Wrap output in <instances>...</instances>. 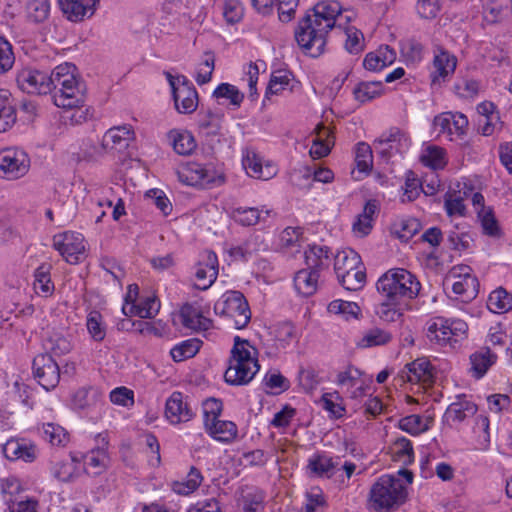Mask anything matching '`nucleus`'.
I'll list each match as a JSON object with an SVG mask.
<instances>
[{
    "label": "nucleus",
    "instance_id": "nucleus-1",
    "mask_svg": "<svg viewBox=\"0 0 512 512\" xmlns=\"http://www.w3.org/2000/svg\"><path fill=\"white\" fill-rule=\"evenodd\" d=\"M342 6L334 0L318 2L300 19L295 40L305 54L319 57L325 50L327 35L334 27H343Z\"/></svg>",
    "mask_w": 512,
    "mask_h": 512
},
{
    "label": "nucleus",
    "instance_id": "nucleus-2",
    "mask_svg": "<svg viewBox=\"0 0 512 512\" xmlns=\"http://www.w3.org/2000/svg\"><path fill=\"white\" fill-rule=\"evenodd\" d=\"M259 369L257 349L248 340L236 336L224 373L225 381L234 386L248 384Z\"/></svg>",
    "mask_w": 512,
    "mask_h": 512
},
{
    "label": "nucleus",
    "instance_id": "nucleus-3",
    "mask_svg": "<svg viewBox=\"0 0 512 512\" xmlns=\"http://www.w3.org/2000/svg\"><path fill=\"white\" fill-rule=\"evenodd\" d=\"M75 67L69 63L58 65L53 70L52 99L57 107L78 108L86 100V86L74 74Z\"/></svg>",
    "mask_w": 512,
    "mask_h": 512
},
{
    "label": "nucleus",
    "instance_id": "nucleus-4",
    "mask_svg": "<svg viewBox=\"0 0 512 512\" xmlns=\"http://www.w3.org/2000/svg\"><path fill=\"white\" fill-rule=\"evenodd\" d=\"M377 291L392 305L416 297L420 283L416 277L403 268H394L384 273L377 281Z\"/></svg>",
    "mask_w": 512,
    "mask_h": 512
},
{
    "label": "nucleus",
    "instance_id": "nucleus-5",
    "mask_svg": "<svg viewBox=\"0 0 512 512\" xmlns=\"http://www.w3.org/2000/svg\"><path fill=\"white\" fill-rule=\"evenodd\" d=\"M406 494V488L400 479L392 475H382L370 489V507L375 511H390L405 501Z\"/></svg>",
    "mask_w": 512,
    "mask_h": 512
},
{
    "label": "nucleus",
    "instance_id": "nucleus-6",
    "mask_svg": "<svg viewBox=\"0 0 512 512\" xmlns=\"http://www.w3.org/2000/svg\"><path fill=\"white\" fill-rule=\"evenodd\" d=\"M222 298L214 306L215 313L224 316L233 328H245L250 322L251 311L244 295L239 291H228Z\"/></svg>",
    "mask_w": 512,
    "mask_h": 512
},
{
    "label": "nucleus",
    "instance_id": "nucleus-7",
    "mask_svg": "<svg viewBox=\"0 0 512 512\" xmlns=\"http://www.w3.org/2000/svg\"><path fill=\"white\" fill-rule=\"evenodd\" d=\"M468 330L465 321L460 319H446L443 317H435L427 323V337L431 342L438 345H446L457 342L462 338Z\"/></svg>",
    "mask_w": 512,
    "mask_h": 512
},
{
    "label": "nucleus",
    "instance_id": "nucleus-8",
    "mask_svg": "<svg viewBox=\"0 0 512 512\" xmlns=\"http://www.w3.org/2000/svg\"><path fill=\"white\" fill-rule=\"evenodd\" d=\"M30 168L28 154L19 148H6L0 152V177L16 180L27 174Z\"/></svg>",
    "mask_w": 512,
    "mask_h": 512
},
{
    "label": "nucleus",
    "instance_id": "nucleus-9",
    "mask_svg": "<svg viewBox=\"0 0 512 512\" xmlns=\"http://www.w3.org/2000/svg\"><path fill=\"white\" fill-rule=\"evenodd\" d=\"M53 80V71L48 74L30 67L21 69L16 75L18 87L29 94L50 93Z\"/></svg>",
    "mask_w": 512,
    "mask_h": 512
},
{
    "label": "nucleus",
    "instance_id": "nucleus-10",
    "mask_svg": "<svg viewBox=\"0 0 512 512\" xmlns=\"http://www.w3.org/2000/svg\"><path fill=\"white\" fill-rule=\"evenodd\" d=\"M53 247L69 264H78L84 259V237L80 233L64 232L53 237Z\"/></svg>",
    "mask_w": 512,
    "mask_h": 512
},
{
    "label": "nucleus",
    "instance_id": "nucleus-11",
    "mask_svg": "<svg viewBox=\"0 0 512 512\" xmlns=\"http://www.w3.org/2000/svg\"><path fill=\"white\" fill-rule=\"evenodd\" d=\"M179 181L190 186H206L212 183H222L224 177L216 176L212 167L196 162H189L177 170Z\"/></svg>",
    "mask_w": 512,
    "mask_h": 512
},
{
    "label": "nucleus",
    "instance_id": "nucleus-12",
    "mask_svg": "<svg viewBox=\"0 0 512 512\" xmlns=\"http://www.w3.org/2000/svg\"><path fill=\"white\" fill-rule=\"evenodd\" d=\"M33 373L38 383L47 391L54 389L60 380L59 365L49 353L39 354L33 359Z\"/></svg>",
    "mask_w": 512,
    "mask_h": 512
},
{
    "label": "nucleus",
    "instance_id": "nucleus-13",
    "mask_svg": "<svg viewBox=\"0 0 512 512\" xmlns=\"http://www.w3.org/2000/svg\"><path fill=\"white\" fill-rule=\"evenodd\" d=\"M468 124L469 122L467 117L460 112L442 113L435 116L433 120L434 129L438 131V134H447L450 136V140H453L454 135L458 138L464 136L466 134Z\"/></svg>",
    "mask_w": 512,
    "mask_h": 512
},
{
    "label": "nucleus",
    "instance_id": "nucleus-14",
    "mask_svg": "<svg viewBox=\"0 0 512 512\" xmlns=\"http://www.w3.org/2000/svg\"><path fill=\"white\" fill-rule=\"evenodd\" d=\"M177 79L178 88L172 93L175 108L179 113L191 114L198 107V93L185 76H177Z\"/></svg>",
    "mask_w": 512,
    "mask_h": 512
},
{
    "label": "nucleus",
    "instance_id": "nucleus-15",
    "mask_svg": "<svg viewBox=\"0 0 512 512\" xmlns=\"http://www.w3.org/2000/svg\"><path fill=\"white\" fill-rule=\"evenodd\" d=\"M218 272L217 255L212 251L206 252L203 259L195 265L194 275L197 282L194 284V288L207 290L216 281Z\"/></svg>",
    "mask_w": 512,
    "mask_h": 512
},
{
    "label": "nucleus",
    "instance_id": "nucleus-16",
    "mask_svg": "<svg viewBox=\"0 0 512 512\" xmlns=\"http://www.w3.org/2000/svg\"><path fill=\"white\" fill-rule=\"evenodd\" d=\"M457 66V58L446 50H440L435 54L430 79L432 86H441L454 74Z\"/></svg>",
    "mask_w": 512,
    "mask_h": 512
},
{
    "label": "nucleus",
    "instance_id": "nucleus-17",
    "mask_svg": "<svg viewBox=\"0 0 512 512\" xmlns=\"http://www.w3.org/2000/svg\"><path fill=\"white\" fill-rule=\"evenodd\" d=\"M408 145V138L399 128H391L374 141L375 149L385 158L390 157L394 151L402 152Z\"/></svg>",
    "mask_w": 512,
    "mask_h": 512
},
{
    "label": "nucleus",
    "instance_id": "nucleus-18",
    "mask_svg": "<svg viewBox=\"0 0 512 512\" xmlns=\"http://www.w3.org/2000/svg\"><path fill=\"white\" fill-rule=\"evenodd\" d=\"M179 316L183 327L195 332L206 331L212 326V320L203 316L199 307L191 303L180 308Z\"/></svg>",
    "mask_w": 512,
    "mask_h": 512
},
{
    "label": "nucleus",
    "instance_id": "nucleus-19",
    "mask_svg": "<svg viewBox=\"0 0 512 512\" xmlns=\"http://www.w3.org/2000/svg\"><path fill=\"white\" fill-rule=\"evenodd\" d=\"M165 415L172 424H178L189 421L193 417V412L183 401V394L176 391L166 401Z\"/></svg>",
    "mask_w": 512,
    "mask_h": 512
},
{
    "label": "nucleus",
    "instance_id": "nucleus-20",
    "mask_svg": "<svg viewBox=\"0 0 512 512\" xmlns=\"http://www.w3.org/2000/svg\"><path fill=\"white\" fill-rule=\"evenodd\" d=\"M98 0H58L64 15L70 21H81L85 16H92Z\"/></svg>",
    "mask_w": 512,
    "mask_h": 512
},
{
    "label": "nucleus",
    "instance_id": "nucleus-21",
    "mask_svg": "<svg viewBox=\"0 0 512 512\" xmlns=\"http://www.w3.org/2000/svg\"><path fill=\"white\" fill-rule=\"evenodd\" d=\"M458 280L452 285V290L456 295L463 296L465 300L474 299L477 296L479 282L476 277L470 274L471 268L463 265L458 267Z\"/></svg>",
    "mask_w": 512,
    "mask_h": 512
},
{
    "label": "nucleus",
    "instance_id": "nucleus-22",
    "mask_svg": "<svg viewBox=\"0 0 512 512\" xmlns=\"http://www.w3.org/2000/svg\"><path fill=\"white\" fill-rule=\"evenodd\" d=\"M4 456L11 461L33 462L36 459V446L17 439L8 440L2 448Z\"/></svg>",
    "mask_w": 512,
    "mask_h": 512
},
{
    "label": "nucleus",
    "instance_id": "nucleus-23",
    "mask_svg": "<svg viewBox=\"0 0 512 512\" xmlns=\"http://www.w3.org/2000/svg\"><path fill=\"white\" fill-rule=\"evenodd\" d=\"M331 250L327 246L310 245L304 252L306 268L320 274L331 263Z\"/></svg>",
    "mask_w": 512,
    "mask_h": 512
},
{
    "label": "nucleus",
    "instance_id": "nucleus-24",
    "mask_svg": "<svg viewBox=\"0 0 512 512\" xmlns=\"http://www.w3.org/2000/svg\"><path fill=\"white\" fill-rule=\"evenodd\" d=\"M407 380L412 383L431 385L434 379L433 367L430 361L424 357L418 358L406 364Z\"/></svg>",
    "mask_w": 512,
    "mask_h": 512
},
{
    "label": "nucleus",
    "instance_id": "nucleus-25",
    "mask_svg": "<svg viewBox=\"0 0 512 512\" xmlns=\"http://www.w3.org/2000/svg\"><path fill=\"white\" fill-rule=\"evenodd\" d=\"M477 405L467 399L466 395H457L454 402H452L446 409L445 416L448 420L454 422H462L467 417H472L476 414Z\"/></svg>",
    "mask_w": 512,
    "mask_h": 512
},
{
    "label": "nucleus",
    "instance_id": "nucleus-26",
    "mask_svg": "<svg viewBox=\"0 0 512 512\" xmlns=\"http://www.w3.org/2000/svg\"><path fill=\"white\" fill-rule=\"evenodd\" d=\"M205 429L207 433L215 440L220 442H232L237 436V426L231 421L216 419L214 421L206 420Z\"/></svg>",
    "mask_w": 512,
    "mask_h": 512
},
{
    "label": "nucleus",
    "instance_id": "nucleus-27",
    "mask_svg": "<svg viewBox=\"0 0 512 512\" xmlns=\"http://www.w3.org/2000/svg\"><path fill=\"white\" fill-rule=\"evenodd\" d=\"M242 164L247 174L256 179L268 180L276 173L272 165L267 164L263 167L260 157L253 151H247Z\"/></svg>",
    "mask_w": 512,
    "mask_h": 512
},
{
    "label": "nucleus",
    "instance_id": "nucleus-28",
    "mask_svg": "<svg viewBox=\"0 0 512 512\" xmlns=\"http://www.w3.org/2000/svg\"><path fill=\"white\" fill-rule=\"evenodd\" d=\"M339 457H336L338 460ZM339 462L334 458L327 456L323 453H317L309 458L307 464L308 472L317 477L326 476L330 478L334 474V469L338 466Z\"/></svg>",
    "mask_w": 512,
    "mask_h": 512
},
{
    "label": "nucleus",
    "instance_id": "nucleus-29",
    "mask_svg": "<svg viewBox=\"0 0 512 512\" xmlns=\"http://www.w3.org/2000/svg\"><path fill=\"white\" fill-rule=\"evenodd\" d=\"M497 355L488 347L481 348L479 351L471 354L470 363L471 368L470 371L472 375L476 379L482 378L488 369L496 362Z\"/></svg>",
    "mask_w": 512,
    "mask_h": 512
},
{
    "label": "nucleus",
    "instance_id": "nucleus-30",
    "mask_svg": "<svg viewBox=\"0 0 512 512\" xmlns=\"http://www.w3.org/2000/svg\"><path fill=\"white\" fill-rule=\"evenodd\" d=\"M168 138L174 151L179 155H190L196 148V140L189 131L171 130Z\"/></svg>",
    "mask_w": 512,
    "mask_h": 512
},
{
    "label": "nucleus",
    "instance_id": "nucleus-31",
    "mask_svg": "<svg viewBox=\"0 0 512 512\" xmlns=\"http://www.w3.org/2000/svg\"><path fill=\"white\" fill-rule=\"evenodd\" d=\"M320 274L308 268L299 270L294 277V286L303 296H311L317 290Z\"/></svg>",
    "mask_w": 512,
    "mask_h": 512
},
{
    "label": "nucleus",
    "instance_id": "nucleus-32",
    "mask_svg": "<svg viewBox=\"0 0 512 512\" xmlns=\"http://www.w3.org/2000/svg\"><path fill=\"white\" fill-rule=\"evenodd\" d=\"M362 265L360 255L352 249L338 252L334 257V270L337 277L355 270Z\"/></svg>",
    "mask_w": 512,
    "mask_h": 512
},
{
    "label": "nucleus",
    "instance_id": "nucleus-33",
    "mask_svg": "<svg viewBox=\"0 0 512 512\" xmlns=\"http://www.w3.org/2000/svg\"><path fill=\"white\" fill-rule=\"evenodd\" d=\"M261 242L258 236H250L241 245L228 250L230 257L235 261H248L260 250Z\"/></svg>",
    "mask_w": 512,
    "mask_h": 512
},
{
    "label": "nucleus",
    "instance_id": "nucleus-34",
    "mask_svg": "<svg viewBox=\"0 0 512 512\" xmlns=\"http://www.w3.org/2000/svg\"><path fill=\"white\" fill-rule=\"evenodd\" d=\"M109 456L103 447H97L88 452L84 457V465L87 471L99 475L107 468Z\"/></svg>",
    "mask_w": 512,
    "mask_h": 512
},
{
    "label": "nucleus",
    "instance_id": "nucleus-35",
    "mask_svg": "<svg viewBox=\"0 0 512 512\" xmlns=\"http://www.w3.org/2000/svg\"><path fill=\"white\" fill-rule=\"evenodd\" d=\"M51 265L42 264L34 272L33 287L38 295L48 297L54 291V284L50 276Z\"/></svg>",
    "mask_w": 512,
    "mask_h": 512
},
{
    "label": "nucleus",
    "instance_id": "nucleus-36",
    "mask_svg": "<svg viewBox=\"0 0 512 512\" xmlns=\"http://www.w3.org/2000/svg\"><path fill=\"white\" fill-rule=\"evenodd\" d=\"M318 136L313 140L310 149V155L314 159H320L327 156L330 152V145L333 143L331 132L323 125H318Z\"/></svg>",
    "mask_w": 512,
    "mask_h": 512
},
{
    "label": "nucleus",
    "instance_id": "nucleus-37",
    "mask_svg": "<svg viewBox=\"0 0 512 512\" xmlns=\"http://www.w3.org/2000/svg\"><path fill=\"white\" fill-rule=\"evenodd\" d=\"M16 121L15 109L10 100V93L0 90V133L6 132Z\"/></svg>",
    "mask_w": 512,
    "mask_h": 512
},
{
    "label": "nucleus",
    "instance_id": "nucleus-38",
    "mask_svg": "<svg viewBox=\"0 0 512 512\" xmlns=\"http://www.w3.org/2000/svg\"><path fill=\"white\" fill-rule=\"evenodd\" d=\"M100 403L99 393L92 388L78 389L72 398V406L77 410H89Z\"/></svg>",
    "mask_w": 512,
    "mask_h": 512
},
{
    "label": "nucleus",
    "instance_id": "nucleus-39",
    "mask_svg": "<svg viewBox=\"0 0 512 512\" xmlns=\"http://www.w3.org/2000/svg\"><path fill=\"white\" fill-rule=\"evenodd\" d=\"M487 306L494 313H505L512 309V294L500 287L490 293Z\"/></svg>",
    "mask_w": 512,
    "mask_h": 512
},
{
    "label": "nucleus",
    "instance_id": "nucleus-40",
    "mask_svg": "<svg viewBox=\"0 0 512 512\" xmlns=\"http://www.w3.org/2000/svg\"><path fill=\"white\" fill-rule=\"evenodd\" d=\"M392 340V334L378 327L368 329L359 342L362 348L386 345Z\"/></svg>",
    "mask_w": 512,
    "mask_h": 512
},
{
    "label": "nucleus",
    "instance_id": "nucleus-41",
    "mask_svg": "<svg viewBox=\"0 0 512 512\" xmlns=\"http://www.w3.org/2000/svg\"><path fill=\"white\" fill-rule=\"evenodd\" d=\"M202 342L198 339H188L183 342H181L178 345H175L171 351V357L176 362H181L183 360H186L188 358H192L195 356L200 347Z\"/></svg>",
    "mask_w": 512,
    "mask_h": 512
},
{
    "label": "nucleus",
    "instance_id": "nucleus-42",
    "mask_svg": "<svg viewBox=\"0 0 512 512\" xmlns=\"http://www.w3.org/2000/svg\"><path fill=\"white\" fill-rule=\"evenodd\" d=\"M340 284L349 291H357L361 289L366 282V273L363 264L355 270L348 271L337 277Z\"/></svg>",
    "mask_w": 512,
    "mask_h": 512
},
{
    "label": "nucleus",
    "instance_id": "nucleus-43",
    "mask_svg": "<svg viewBox=\"0 0 512 512\" xmlns=\"http://www.w3.org/2000/svg\"><path fill=\"white\" fill-rule=\"evenodd\" d=\"M132 132L129 128L114 127L109 129L103 137V146L106 148H116L117 146L124 147L127 141L131 138Z\"/></svg>",
    "mask_w": 512,
    "mask_h": 512
},
{
    "label": "nucleus",
    "instance_id": "nucleus-44",
    "mask_svg": "<svg viewBox=\"0 0 512 512\" xmlns=\"http://www.w3.org/2000/svg\"><path fill=\"white\" fill-rule=\"evenodd\" d=\"M381 81H367L359 83L354 89L355 98L364 103L379 96L382 92Z\"/></svg>",
    "mask_w": 512,
    "mask_h": 512
},
{
    "label": "nucleus",
    "instance_id": "nucleus-45",
    "mask_svg": "<svg viewBox=\"0 0 512 512\" xmlns=\"http://www.w3.org/2000/svg\"><path fill=\"white\" fill-rule=\"evenodd\" d=\"M43 346L51 355L55 356L65 355L71 350L70 341L59 333H53L48 336L44 340Z\"/></svg>",
    "mask_w": 512,
    "mask_h": 512
},
{
    "label": "nucleus",
    "instance_id": "nucleus-46",
    "mask_svg": "<svg viewBox=\"0 0 512 512\" xmlns=\"http://www.w3.org/2000/svg\"><path fill=\"white\" fill-rule=\"evenodd\" d=\"M198 128L201 133L207 136H215L220 133L221 117L217 114L208 111L204 114H199Z\"/></svg>",
    "mask_w": 512,
    "mask_h": 512
},
{
    "label": "nucleus",
    "instance_id": "nucleus-47",
    "mask_svg": "<svg viewBox=\"0 0 512 512\" xmlns=\"http://www.w3.org/2000/svg\"><path fill=\"white\" fill-rule=\"evenodd\" d=\"M230 216L242 226H253L260 220V211L253 207H238L232 209Z\"/></svg>",
    "mask_w": 512,
    "mask_h": 512
},
{
    "label": "nucleus",
    "instance_id": "nucleus-48",
    "mask_svg": "<svg viewBox=\"0 0 512 512\" xmlns=\"http://www.w3.org/2000/svg\"><path fill=\"white\" fill-rule=\"evenodd\" d=\"M355 163L359 172L369 173L373 166V155L370 145L360 142L356 146Z\"/></svg>",
    "mask_w": 512,
    "mask_h": 512
},
{
    "label": "nucleus",
    "instance_id": "nucleus-49",
    "mask_svg": "<svg viewBox=\"0 0 512 512\" xmlns=\"http://www.w3.org/2000/svg\"><path fill=\"white\" fill-rule=\"evenodd\" d=\"M215 98H226L230 104L236 108L240 107L244 94L239 89L229 83H221L213 92Z\"/></svg>",
    "mask_w": 512,
    "mask_h": 512
},
{
    "label": "nucleus",
    "instance_id": "nucleus-50",
    "mask_svg": "<svg viewBox=\"0 0 512 512\" xmlns=\"http://www.w3.org/2000/svg\"><path fill=\"white\" fill-rule=\"evenodd\" d=\"M50 13V0H31L27 4V16L35 22L45 21Z\"/></svg>",
    "mask_w": 512,
    "mask_h": 512
},
{
    "label": "nucleus",
    "instance_id": "nucleus-51",
    "mask_svg": "<svg viewBox=\"0 0 512 512\" xmlns=\"http://www.w3.org/2000/svg\"><path fill=\"white\" fill-rule=\"evenodd\" d=\"M8 508L6 512H37L38 501L34 498L16 496L6 498Z\"/></svg>",
    "mask_w": 512,
    "mask_h": 512
},
{
    "label": "nucleus",
    "instance_id": "nucleus-52",
    "mask_svg": "<svg viewBox=\"0 0 512 512\" xmlns=\"http://www.w3.org/2000/svg\"><path fill=\"white\" fill-rule=\"evenodd\" d=\"M43 438L56 446H64L68 441V436L64 428L53 423L43 425Z\"/></svg>",
    "mask_w": 512,
    "mask_h": 512
},
{
    "label": "nucleus",
    "instance_id": "nucleus-53",
    "mask_svg": "<svg viewBox=\"0 0 512 512\" xmlns=\"http://www.w3.org/2000/svg\"><path fill=\"white\" fill-rule=\"evenodd\" d=\"M413 447L406 438L397 439L393 447V459L408 465L413 461Z\"/></svg>",
    "mask_w": 512,
    "mask_h": 512
},
{
    "label": "nucleus",
    "instance_id": "nucleus-54",
    "mask_svg": "<svg viewBox=\"0 0 512 512\" xmlns=\"http://www.w3.org/2000/svg\"><path fill=\"white\" fill-rule=\"evenodd\" d=\"M203 477L201 472L192 466L188 472L185 482L178 483L175 491L179 494L188 495L194 492L202 483Z\"/></svg>",
    "mask_w": 512,
    "mask_h": 512
},
{
    "label": "nucleus",
    "instance_id": "nucleus-55",
    "mask_svg": "<svg viewBox=\"0 0 512 512\" xmlns=\"http://www.w3.org/2000/svg\"><path fill=\"white\" fill-rule=\"evenodd\" d=\"M87 330L91 337L100 342L106 336V330L102 322V315L98 311H91L87 317Z\"/></svg>",
    "mask_w": 512,
    "mask_h": 512
},
{
    "label": "nucleus",
    "instance_id": "nucleus-56",
    "mask_svg": "<svg viewBox=\"0 0 512 512\" xmlns=\"http://www.w3.org/2000/svg\"><path fill=\"white\" fill-rule=\"evenodd\" d=\"M421 162L432 169H441L445 166V152L439 147H428L421 156Z\"/></svg>",
    "mask_w": 512,
    "mask_h": 512
},
{
    "label": "nucleus",
    "instance_id": "nucleus-57",
    "mask_svg": "<svg viewBox=\"0 0 512 512\" xmlns=\"http://www.w3.org/2000/svg\"><path fill=\"white\" fill-rule=\"evenodd\" d=\"M443 0H417L416 11L426 20L435 19L442 9Z\"/></svg>",
    "mask_w": 512,
    "mask_h": 512
},
{
    "label": "nucleus",
    "instance_id": "nucleus-58",
    "mask_svg": "<svg viewBox=\"0 0 512 512\" xmlns=\"http://www.w3.org/2000/svg\"><path fill=\"white\" fill-rule=\"evenodd\" d=\"M399 427L412 435H419L429 429L428 424H424L421 416L416 414L403 417L399 421Z\"/></svg>",
    "mask_w": 512,
    "mask_h": 512
},
{
    "label": "nucleus",
    "instance_id": "nucleus-59",
    "mask_svg": "<svg viewBox=\"0 0 512 512\" xmlns=\"http://www.w3.org/2000/svg\"><path fill=\"white\" fill-rule=\"evenodd\" d=\"M215 67V56L212 52L205 53V59L199 64L196 74V82L199 85L208 83L212 78Z\"/></svg>",
    "mask_w": 512,
    "mask_h": 512
},
{
    "label": "nucleus",
    "instance_id": "nucleus-60",
    "mask_svg": "<svg viewBox=\"0 0 512 512\" xmlns=\"http://www.w3.org/2000/svg\"><path fill=\"white\" fill-rule=\"evenodd\" d=\"M321 401L323 408L330 412L334 417L341 418L344 415L345 408L341 403V397L338 392L324 393Z\"/></svg>",
    "mask_w": 512,
    "mask_h": 512
},
{
    "label": "nucleus",
    "instance_id": "nucleus-61",
    "mask_svg": "<svg viewBox=\"0 0 512 512\" xmlns=\"http://www.w3.org/2000/svg\"><path fill=\"white\" fill-rule=\"evenodd\" d=\"M15 62V56L11 44L0 36V74L9 71Z\"/></svg>",
    "mask_w": 512,
    "mask_h": 512
},
{
    "label": "nucleus",
    "instance_id": "nucleus-62",
    "mask_svg": "<svg viewBox=\"0 0 512 512\" xmlns=\"http://www.w3.org/2000/svg\"><path fill=\"white\" fill-rule=\"evenodd\" d=\"M290 78L286 72L277 71L272 74L269 84L266 88L265 97H269L270 95H277L282 90L285 89L286 86L289 85Z\"/></svg>",
    "mask_w": 512,
    "mask_h": 512
},
{
    "label": "nucleus",
    "instance_id": "nucleus-63",
    "mask_svg": "<svg viewBox=\"0 0 512 512\" xmlns=\"http://www.w3.org/2000/svg\"><path fill=\"white\" fill-rule=\"evenodd\" d=\"M420 223L416 219L403 220L400 229H395V236L402 242H408L420 230Z\"/></svg>",
    "mask_w": 512,
    "mask_h": 512
},
{
    "label": "nucleus",
    "instance_id": "nucleus-64",
    "mask_svg": "<svg viewBox=\"0 0 512 512\" xmlns=\"http://www.w3.org/2000/svg\"><path fill=\"white\" fill-rule=\"evenodd\" d=\"M478 217L481 222V226L486 235L496 237L500 235V229L498 222L495 219L491 209L487 211H478Z\"/></svg>",
    "mask_w": 512,
    "mask_h": 512
}]
</instances>
